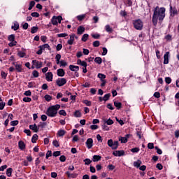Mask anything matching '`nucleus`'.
<instances>
[{
  "label": "nucleus",
  "instance_id": "1",
  "mask_svg": "<svg viewBox=\"0 0 179 179\" xmlns=\"http://www.w3.org/2000/svg\"><path fill=\"white\" fill-rule=\"evenodd\" d=\"M166 17V8L164 7L159 8L157 6L154 10L152 15V23L154 26H157L158 20L159 23H162L164 19Z\"/></svg>",
  "mask_w": 179,
  "mask_h": 179
},
{
  "label": "nucleus",
  "instance_id": "2",
  "mask_svg": "<svg viewBox=\"0 0 179 179\" xmlns=\"http://www.w3.org/2000/svg\"><path fill=\"white\" fill-rule=\"evenodd\" d=\"M60 108V105L57 104L55 106H52L48 108L46 111V115L50 117H55L58 110Z\"/></svg>",
  "mask_w": 179,
  "mask_h": 179
},
{
  "label": "nucleus",
  "instance_id": "3",
  "mask_svg": "<svg viewBox=\"0 0 179 179\" xmlns=\"http://www.w3.org/2000/svg\"><path fill=\"white\" fill-rule=\"evenodd\" d=\"M133 24L135 29H136L138 31H141L143 27V22L140 19L134 20Z\"/></svg>",
  "mask_w": 179,
  "mask_h": 179
},
{
  "label": "nucleus",
  "instance_id": "4",
  "mask_svg": "<svg viewBox=\"0 0 179 179\" xmlns=\"http://www.w3.org/2000/svg\"><path fill=\"white\" fill-rule=\"evenodd\" d=\"M108 145L112 150H117L119 145V142L117 141L113 142V139H109L108 141Z\"/></svg>",
  "mask_w": 179,
  "mask_h": 179
},
{
  "label": "nucleus",
  "instance_id": "5",
  "mask_svg": "<svg viewBox=\"0 0 179 179\" xmlns=\"http://www.w3.org/2000/svg\"><path fill=\"white\" fill-rule=\"evenodd\" d=\"M62 20V17L61 15H59L57 17L53 16L51 20V22L54 26H57V24H58V22L61 23ZM57 21H58V22H57Z\"/></svg>",
  "mask_w": 179,
  "mask_h": 179
},
{
  "label": "nucleus",
  "instance_id": "6",
  "mask_svg": "<svg viewBox=\"0 0 179 179\" xmlns=\"http://www.w3.org/2000/svg\"><path fill=\"white\" fill-rule=\"evenodd\" d=\"M98 78L101 80V82L102 83L101 84V87H105L106 84V80H105L106 78V75L103 74V73H99L98 74Z\"/></svg>",
  "mask_w": 179,
  "mask_h": 179
},
{
  "label": "nucleus",
  "instance_id": "7",
  "mask_svg": "<svg viewBox=\"0 0 179 179\" xmlns=\"http://www.w3.org/2000/svg\"><path fill=\"white\" fill-rule=\"evenodd\" d=\"M31 64L36 69H40L43 67V62L36 59L33 60Z\"/></svg>",
  "mask_w": 179,
  "mask_h": 179
},
{
  "label": "nucleus",
  "instance_id": "8",
  "mask_svg": "<svg viewBox=\"0 0 179 179\" xmlns=\"http://www.w3.org/2000/svg\"><path fill=\"white\" fill-rule=\"evenodd\" d=\"M66 83V79L64 78H58L56 80V84L59 87H63Z\"/></svg>",
  "mask_w": 179,
  "mask_h": 179
},
{
  "label": "nucleus",
  "instance_id": "9",
  "mask_svg": "<svg viewBox=\"0 0 179 179\" xmlns=\"http://www.w3.org/2000/svg\"><path fill=\"white\" fill-rule=\"evenodd\" d=\"M170 12H171V16H176V15H178V10L176 7H173L171 5H170Z\"/></svg>",
  "mask_w": 179,
  "mask_h": 179
},
{
  "label": "nucleus",
  "instance_id": "10",
  "mask_svg": "<svg viewBox=\"0 0 179 179\" xmlns=\"http://www.w3.org/2000/svg\"><path fill=\"white\" fill-rule=\"evenodd\" d=\"M169 57H170V52H166L164 54V65H167L169 63Z\"/></svg>",
  "mask_w": 179,
  "mask_h": 179
},
{
  "label": "nucleus",
  "instance_id": "11",
  "mask_svg": "<svg viewBox=\"0 0 179 179\" xmlns=\"http://www.w3.org/2000/svg\"><path fill=\"white\" fill-rule=\"evenodd\" d=\"M69 36H70V38L68 40L67 44L69 45H73L74 40H75L76 34H71L69 35Z\"/></svg>",
  "mask_w": 179,
  "mask_h": 179
},
{
  "label": "nucleus",
  "instance_id": "12",
  "mask_svg": "<svg viewBox=\"0 0 179 179\" xmlns=\"http://www.w3.org/2000/svg\"><path fill=\"white\" fill-rule=\"evenodd\" d=\"M113 155L115 157H122L124 155V150H115L113 152Z\"/></svg>",
  "mask_w": 179,
  "mask_h": 179
},
{
  "label": "nucleus",
  "instance_id": "13",
  "mask_svg": "<svg viewBox=\"0 0 179 179\" xmlns=\"http://www.w3.org/2000/svg\"><path fill=\"white\" fill-rule=\"evenodd\" d=\"M53 74L52 72H48L45 74V79L48 82H52Z\"/></svg>",
  "mask_w": 179,
  "mask_h": 179
},
{
  "label": "nucleus",
  "instance_id": "14",
  "mask_svg": "<svg viewBox=\"0 0 179 179\" xmlns=\"http://www.w3.org/2000/svg\"><path fill=\"white\" fill-rule=\"evenodd\" d=\"M86 145L88 149H91L93 146V139L90 138L86 141Z\"/></svg>",
  "mask_w": 179,
  "mask_h": 179
},
{
  "label": "nucleus",
  "instance_id": "15",
  "mask_svg": "<svg viewBox=\"0 0 179 179\" xmlns=\"http://www.w3.org/2000/svg\"><path fill=\"white\" fill-rule=\"evenodd\" d=\"M85 27H83V26H80L78 28V30H77V34L78 35H82L83 34V33L85 32Z\"/></svg>",
  "mask_w": 179,
  "mask_h": 179
},
{
  "label": "nucleus",
  "instance_id": "16",
  "mask_svg": "<svg viewBox=\"0 0 179 179\" xmlns=\"http://www.w3.org/2000/svg\"><path fill=\"white\" fill-rule=\"evenodd\" d=\"M29 129L32 131H34V132L37 133L38 131V126L36 125V124H31L29 126Z\"/></svg>",
  "mask_w": 179,
  "mask_h": 179
},
{
  "label": "nucleus",
  "instance_id": "17",
  "mask_svg": "<svg viewBox=\"0 0 179 179\" xmlns=\"http://www.w3.org/2000/svg\"><path fill=\"white\" fill-rule=\"evenodd\" d=\"M18 146H19L20 150H25L26 145L24 143V141H20L19 143H18Z\"/></svg>",
  "mask_w": 179,
  "mask_h": 179
},
{
  "label": "nucleus",
  "instance_id": "18",
  "mask_svg": "<svg viewBox=\"0 0 179 179\" xmlns=\"http://www.w3.org/2000/svg\"><path fill=\"white\" fill-rule=\"evenodd\" d=\"M69 69L73 72H77V71H79V66H78L70 65Z\"/></svg>",
  "mask_w": 179,
  "mask_h": 179
},
{
  "label": "nucleus",
  "instance_id": "19",
  "mask_svg": "<svg viewBox=\"0 0 179 179\" xmlns=\"http://www.w3.org/2000/svg\"><path fill=\"white\" fill-rule=\"evenodd\" d=\"M77 64H78V65H80V66H83L84 68H87V64L86 63V62L81 61L80 59H78Z\"/></svg>",
  "mask_w": 179,
  "mask_h": 179
},
{
  "label": "nucleus",
  "instance_id": "20",
  "mask_svg": "<svg viewBox=\"0 0 179 179\" xmlns=\"http://www.w3.org/2000/svg\"><path fill=\"white\" fill-rule=\"evenodd\" d=\"M65 75V71H64L63 69H59L57 70V76L59 77H64Z\"/></svg>",
  "mask_w": 179,
  "mask_h": 179
},
{
  "label": "nucleus",
  "instance_id": "21",
  "mask_svg": "<svg viewBox=\"0 0 179 179\" xmlns=\"http://www.w3.org/2000/svg\"><path fill=\"white\" fill-rule=\"evenodd\" d=\"M39 48L41 49V50H43V51L45 50V49H48V50H51L50 45H49L48 44H47V43H46V44H44V45H40V46H39Z\"/></svg>",
  "mask_w": 179,
  "mask_h": 179
},
{
  "label": "nucleus",
  "instance_id": "22",
  "mask_svg": "<svg viewBox=\"0 0 179 179\" xmlns=\"http://www.w3.org/2000/svg\"><path fill=\"white\" fill-rule=\"evenodd\" d=\"M66 134V131L64 129H60L59 131H58L57 132V135L59 137H62L64 136V134Z\"/></svg>",
  "mask_w": 179,
  "mask_h": 179
},
{
  "label": "nucleus",
  "instance_id": "23",
  "mask_svg": "<svg viewBox=\"0 0 179 179\" xmlns=\"http://www.w3.org/2000/svg\"><path fill=\"white\" fill-rule=\"evenodd\" d=\"M94 62L96 64L101 65L102 64V59L100 57L95 58Z\"/></svg>",
  "mask_w": 179,
  "mask_h": 179
},
{
  "label": "nucleus",
  "instance_id": "24",
  "mask_svg": "<svg viewBox=\"0 0 179 179\" xmlns=\"http://www.w3.org/2000/svg\"><path fill=\"white\" fill-rule=\"evenodd\" d=\"M114 106L117 108V110H120L122 108V103L119 101H115Z\"/></svg>",
  "mask_w": 179,
  "mask_h": 179
},
{
  "label": "nucleus",
  "instance_id": "25",
  "mask_svg": "<svg viewBox=\"0 0 179 179\" xmlns=\"http://www.w3.org/2000/svg\"><path fill=\"white\" fill-rule=\"evenodd\" d=\"M101 159V157L100 155H94L93 157V162H96L100 161Z\"/></svg>",
  "mask_w": 179,
  "mask_h": 179
},
{
  "label": "nucleus",
  "instance_id": "26",
  "mask_svg": "<svg viewBox=\"0 0 179 179\" xmlns=\"http://www.w3.org/2000/svg\"><path fill=\"white\" fill-rule=\"evenodd\" d=\"M106 32L110 33V34L113 33V28H111L109 24H107L106 26Z\"/></svg>",
  "mask_w": 179,
  "mask_h": 179
},
{
  "label": "nucleus",
  "instance_id": "27",
  "mask_svg": "<svg viewBox=\"0 0 179 179\" xmlns=\"http://www.w3.org/2000/svg\"><path fill=\"white\" fill-rule=\"evenodd\" d=\"M15 70L18 73H21L22 72V65H20V64H15Z\"/></svg>",
  "mask_w": 179,
  "mask_h": 179
},
{
  "label": "nucleus",
  "instance_id": "28",
  "mask_svg": "<svg viewBox=\"0 0 179 179\" xmlns=\"http://www.w3.org/2000/svg\"><path fill=\"white\" fill-rule=\"evenodd\" d=\"M55 59H56V63L57 65H59V62H60V59H61V55L60 54H57L55 57Z\"/></svg>",
  "mask_w": 179,
  "mask_h": 179
},
{
  "label": "nucleus",
  "instance_id": "29",
  "mask_svg": "<svg viewBox=\"0 0 179 179\" xmlns=\"http://www.w3.org/2000/svg\"><path fill=\"white\" fill-rule=\"evenodd\" d=\"M12 171H13L12 168L7 169V170H6V175H7L8 177H10L11 176Z\"/></svg>",
  "mask_w": 179,
  "mask_h": 179
},
{
  "label": "nucleus",
  "instance_id": "30",
  "mask_svg": "<svg viewBox=\"0 0 179 179\" xmlns=\"http://www.w3.org/2000/svg\"><path fill=\"white\" fill-rule=\"evenodd\" d=\"M19 27H20V26L17 22H15L14 26H12V29H13L14 31L18 30Z\"/></svg>",
  "mask_w": 179,
  "mask_h": 179
},
{
  "label": "nucleus",
  "instance_id": "31",
  "mask_svg": "<svg viewBox=\"0 0 179 179\" xmlns=\"http://www.w3.org/2000/svg\"><path fill=\"white\" fill-rule=\"evenodd\" d=\"M89 35L87 34H85L82 37V41L86 42L88 39Z\"/></svg>",
  "mask_w": 179,
  "mask_h": 179
},
{
  "label": "nucleus",
  "instance_id": "32",
  "mask_svg": "<svg viewBox=\"0 0 179 179\" xmlns=\"http://www.w3.org/2000/svg\"><path fill=\"white\" fill-rule=\"evenodd\" d=\"M134 165L135 167L139 168L140 166L141 165V161L138 160L137 162H134Z\"/></svg>",
  "mask_w": 179,
  "mask_h": 179
},
{
  "label": "nucleus",
  "instance_id": "33",
  "mask_svg": "<svg viewBox=\"0 0 179 179\" xmlns=\"http://www.w3.org/2000/svg\"><path fill=\"white\" fill-rule=\"evenodd\" d=\"M59 64L60 65V66L65 67L67 66V62L64 60H62V61H59Z\"/></svg>",
  "mask_w": 179,
  "mask_h": 179
},
{
  "label": "nucleus",
  "instance_id": "34",
  "mask_svg": "<svg viewBox=\"0 0 179 179\" xmlns=\"http://www.w3.org/2000/svg\"><path fill=\"white\" fill-rule=\"evenodd\" d=\"M57 37L58 38H66V37H68V34H66V33L58 34Z\"/></svg>",
  "mask_w": 179,
  "mask_h": 179
},
{
  "label": "nucleus",
  "instance_id": "35",
  "mask_svg": "<svg viewBox=\"0 0 179 179\" xmlns=\"http://www.w3.org/2000/svg\"><path fill=\"white\" fill-rule=\"evenodd\" d=\"M38 140V135L37 134H34L31 138V142L33 143H36V141Z\"/></svg>",
  "mask_w": 179,
  "mask_h": 179
},
{
  "label": "nucleus",
  "instance_id": "36",
  "mask_svg": "<svg viewBox=\"0 0 179 179\" xmlns=\"http://www.w3.org/2000/svg\"><path fill=\"white\" fill-rule=\"evenodd\" d=\"M5 106H6V103L1 101L0 102V110H3Z\"/></svg>",
  "mask_w": 179,
  "mask_h": 179
},
{
  "label": "nucleus",
  "instance_id": "37",
  "mask_svg": "<svg viewBox=\"0 0 179 179\" xmlns=\"http://www.w3.org/2000/svg\"><path fill=\"white\" fill-rule=\"evenodd\" d=\"M110 97V93L105 94V96H103V101H108Z\"/></svg>",
  "mask_w": 179,
  "mask_h": 179
},
{
  "label": "nucleus",
  "instance_id": "38",
  "mask_svg": "<svg viewBox=\"0 0 179 179\" xmlns=\"http://www.w3.org/2000/svg\"><path fill=\"white\" fill-rule=\"evenodd\" d=\"M45 99L46 101L50 102L52 100V96L49 94L45 95Z\"/></svg>",
  "mask_w": 179,
  "mask_h": 179
},
{
  "label": "nucleus",
  "instance_id": "39",
  "mask_svg": "<svg viewBox=\"0 0 179 179\" xmlns=\"http://www.w3.org/2000/svg\"><path fill=\"white\" fill-rule=\"evenodd\" d=\"M120 141H121L122 143H127V137H121L120 138Z\"/></svg>",
  "mask_w": 179,
  "mask_h": 179
},
{
  "label": "nucleus",
  "instance_id": "40",
  "mask_svg": "<svg viewBox=\"0 0 179 179\" xmlns=\"http://www.w3.org/2000/svg\"><path fill=\"white\" fill-rule=\"evenodd\" d=\"M35 5V1H31L30 3H29V10H31L32 8Z\"/></svg>",
  "mask_w": 179,
  "mask_h": 179
},
{
  "label": "nucleus",
  "instance_id": "41",
  "mask_svg": "<svg viewBox=\"0 0 179 179\" xmlns=\"http://www.w3.org/2000/svg\"><path fill=\"white\" fill-rule=\"evenodd\" d=\"M74 116L76 117H81V113L80 112V110H76V112L74 113Z\"/></svg>",
  "mask_w": 179,
  "mask_h": 179
},
{
  "label": "nucleus",
  "instance_id": "42",
  "mask_svg": "<svg viewBox=\"0 0 179 179\" xmlns=\"http://www.w3.org/2000/svg\"><path fill=\"white\" fill-rule=\"evenodd\" d=\"M38 27H33L32 28H31V33L32 34H36V32H37V31H38Z\"/></svg>",
  "mask_w": 179,
  "mask_h": 179
},
{
  "label": "nucleus",
  "instance_id": "43",
  "mask_svg": "<svg viewBox=\"0 0 179 179\" xmlns=\"http://www.w3.org/2000/svg\"><path fill=\"white\" fill-rule=\"evenodd\" d=\"M19 122L18 120H13L10 122V126L12 127H15L17 126Z\"/></svg>",
  "mask_w": 179,
  "mask_h": 179
},
{
  "label": "nucleus",
  "instance_id": "44",
  "mask_svg": "<svg viewBox=\"0 0 179 179\" xmlns=\"http://www.w3.org/2000/svg\"><path fill=\"white\" fill-rule=\"evenodd\" d=\"M140 151L139 148H134L131 150V152L133 153H138Z\"/></svg>",
  "mask_w": 179,
  "mask_h": 179
},
{
  "label": "nucleus",
  "instance_id": "45",
  "mask_svg": "<svg viewBox=\"0 0 179 179\" xmlns=\"http://www.w3.org/2000/svg\"><path fill=\"white\" fill-rule=\"evenodd\" d=\"M17 45V41H10V43H9L8 45L10 48H13L14 46H15Z\"/></svg>",
  "mask_w": 179,
  "mask_h": 179
},
{
  "label": "nucleus",
  "instance_id": "46",
  "mask_svg": "<svg viewBox=\"0 0 179 179\" xmlns=\"http://www.w3.org/2000/svg\"><path fill=\"white\" fill-rule=\"evenodd\" d=\"M32 74H33V76L36 78H38L39 76V73L36 70L33 71Z\"/></svg>",
  "mask_w": 179,
  "mask_h": 179
},
{
  "label": "nucleus",
  "instance_id": "47",
  "mask_svg": "<svg viewBox=\"0 0 179 179\" xmlns=\"http://www.w3.org/2000/svg\"><path fill=\"white\" fill-rule=\"evenodd\" d=\"M17 55L20 58H24L25 57L26 54L24 52H18Z\"/></svg>",
  "mask_w": 179,
  "mask_h": 179
},
{
  "label": "nucleus",
  "instance_id": "48",
  "mask_svg": "<svg viewBox=\"0 0 179 179\" xmlns=\"http://www.w3.org/2000/svg\"><path fill=\"white\" fill-rule=\"evenodd\" d=\"M23 101L25 103H30L31 101V99L30 97H24Z\"/></svg>",
  "mask_w": 179,
  "mask_h": 179
},
{
  "label": "nucleus",
  "instance_id": "49",
  "mask_svg": "<svg viewBox=\"0 0 179 179\" xmlns=\"http://www.w3.org/2000/svg\"><path fill=\"white\" fill-rule=\"evenodd\" d=\"M165 82H166V84L169 85V84L171 83L172 80H171V78L170 77H166L165 78Z\"/></svg>",
  "mask_w": 179,
  "mask_h": 179
},
{
  "label": "nucleus",
  "instance_id": "50",
  "mask_svg": "<svg viewBox=\"0 0 179 179\" xmlns=\"http://www.w3.org/2000/svg\"><path fill=\"white\" fill-rule=\"evenodd\" d=\"M8 41L10 42L15 41V36L13 34H11L8 36Z\"/></svg>",
  "mask_w": 179,
  "mask_h": 179
},
{
  "label": "nucleus",
  "instance_id": "51",
  "mask_svg": "<svg viewBox=\"0 0 179 179\" xmlns=\"http://www.w3.org/2000/svg\"><path fill=\"white\" fill-rule=\"evenodd\" d=\"M85 14L77 16L78 20H80V21L83 20V19H85Z\"/></svg>",
  "mask_w": 179,
  "mask_h": 179
},
{
  "label": "nucleus",
  "instance_id": "52",
  "mask_svg": "<svg viewBox=\"0 0 179 179\" xmlns=\"http://www.w3.org/2000/svg\"><path fill=\"white\" fill-rule=\"evenodd\" d=\"M100 45V42L99 41H96L93 43V46L94 48H98Z\"/></svg>",
  "mask_w": 179,
  "mask_h": 179
},
{
  "label": "nucleus",
  "instance_id": "53",
  "mask_svg": "<svg viewBox=\"0 0 179 179\" xmlns=\"http://www.w3.org/2000/svg\"><path fill=\"white\" fill-rule=\"evenodd\" d=\"M59 114L60 115L64 116V117L66 116V111H65L64 110H59Z\"/></svg>",
  "mask_w": 179,
  "mask_h": 179
},
{
  "label": "nucleus",
  "instance_id": "54",
  "mask_svg": "<svg viewBox=\"0 0 179 179\" xmlns=\"http://www.w3.org/2000/svg\"><path fill=\"white\" fill-rule=\"evenodd\" d=\"M84 162L85 165H90L92 163V161L90 159L87 158L84 160Z\"/></svg>",
  "mask_w": 179,
  "mask_h": 179
},
{
  "label": "nucleus",
  "instance_id": "55",
  "mask_svg": "<svg viewBox=\"0 0 179 179\" xmlns=\"http://www.w3.org/2000/svg\"><path fill=\"white\" fill-rule=\"evenodd\" d=\"M61 155L60 151H55L53 152V156L57 157Z\"/></svg>",
  "mask_w": 179,
  "mask_h": 179
},
{
  "label": "nucleus",
  "instance_id": "56",
  "mask_svg": "<svg viewBox=\"0 0 179 179\" xmlns=\"http://www.w3.org/2000/svg\"><path fill=\"white\" fill-rule=\"evenodd\" d=\"M31 16L33 17H39V14L36 12L31 13Z\"/></svg>",
  "mask_w": 179,
  "mask_h": 179
},
{
  "label": "nucleus",
  "instance_id": "57",
  "mask_svg": "<svg viewBox=\"0 0 179 179\" xmlns=\"http://www.w3.org/2000/svg\"><path fill=\"white\" fill-rule=\"evenodd\" d=\"M106 124L107 125L110 126L113 124V121L111 119H108L106 120Z\"/></svg>",
  "mask_w": 179,
  "mask_h": 179
},
{
  "label": "nucleus",
  "instance_id": "58",
  "mask_svg": "<svg viewBox=\"0 0 179 179\" xmlns=\"http://www.w3.org/2000/svg\"><path fill=\"white\" fill-rule=\"evenodd\" d=\"M148 148L150 150L154 149V143H149L148 145Z\"/></svg>",
  "mask_w": 179,
  "mask_h": 179
},
{
  "label": "nucleus",
  "instance_id": "59",
  "mask_svg": "<svg viewBox=\"0 0 179 179\" xmlns=\"http://www.w3.org/2000/svg\"><path fill=\"white\" fill-rule=\"evenodd\" d=\"M52 144L56 148H58L59 146V142L57 140L53 141Z\"/></svg>",
  "mask_w": 179,
  "mask_h": 179
},
{
  "label": "nucleus",
  "instance_id": "60",
  "mask_svg": "<svg viewBox=\"0 0 179 179\" xmlns=\"http://www.w3.org/2000/svg\"><path fill=\"white\" fill-rule=\"evenodd\" d=\"M1 76L2 78L6 79L7 77V73H6L4 71H2L1 72Z\"/></svg>",
  "mask_w": 179,
  "mask_h": 179
},
{
  "label": "nucleus",
  "instance_id": "61",
  "mask_svg": "<svg viewBox=\"0 0 179 179\" xmlns=\"http://www.w3.org/2000/svg\"><path fill=\"white\" fill-rule=\"evenodd\" d=\"M52 156V151L51 150H48L46 154V159H48L49 157H50Z\"/></svg>",
  "mask_w": 179,
  "mask_h": 179
},
{
  "label": "nucleus",
  "instance_id": "62",
  "mask_svg": "<svg viewBox=\"0 0 179 179\" xmlns=\"http://www.w3.org/2000/svg\"><path fill=\"white\" fill-rule=\"evenodd\" d=\"M108 53V50L106 48H103V53H102V55L103 56H106Z\"/></svg>",
  "mask_w": 179,
  "mask_h": 179
},
{
  "label": "nucleus",
  "instance_id": "63",
  "mask_svg": "<svg viewBox=\"0 0 179 179\" xmlns=\"http://www.w3.org/2000/svg\"><path fill=\"white\" fill-rule=\"evenodd\" d=\"M62 48V44H58L56 47V50L57 52L60 51Z\"/></svg>",
  "mask_w": 179,
  "mask_h": 179
},
{
  "label": "nucleus",
  "instance_id": "64",
  "mask_svg": "<svg viewBox=\"0 0 179 179\" xmlns=\"http://www.w3.org/2000/svg\"><path fill=\"white\" fill-rule=\"evenodd\" d=\"M59 160H60L62 162H64L66 161V157H65L64 155L60 156Z\"/></svg>",
  "mask_w": 179,
  "mask_h": 179
}]
</instances>
